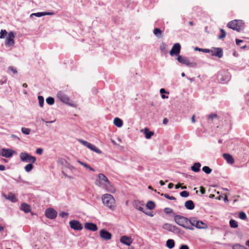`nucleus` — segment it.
I'll return each instance as SVG.
<instances>
[{
	"mask_svg": "<svg viewBox=\"0 0 249 249\" xmlns=\"http://www.w3.org/2000/svg\"><path fill=\"white\" fill-rule=\"evenodd\" d=\"M85 228L91 231H96L98 229L96 225L92 223H86L85 224Z\"/></svg>",
	"mask_w": 249,
	"mask_h": 249,
	"instance_id": "18",
	"label": "nucleus"
},
{
	"mask_svg": "<svg viewBox=\"0 0 249 249\" xmlns=\"http://www.w3.org/2000/svg\"><path fill=\"white\" fill-rule=\"evenodd\" d=\"M218 80L220 82H223L225 81V79L222 77V75H218Z\"/></svg>",
	"mask_w": 249,
	"mask_h": 249,
	"instance_id": "54",
	"label": "nucleus"
},
{
	"mask_svg": "<svg viewBox=\"0 0 249 249\" xmlns=\"http://www.w3.org/2000/svg\"><path fill=\"white\" fill-rule=\"evenodd\" d=\"M234 217H238L239 218H247L246 213L243 212H241L239 213H235L233 215Z\"/></svg>",
	"mask_w": 249,
	"mask_h": 249,
	"instance_id": "32",
	"label": "nucleus"
},
{
	"mask_svg": "<svg viewBox=\"0 0 249 249\" xmlns=\"http://www.w3.org/2000/svg\"><path fill=\"white\" fill-rule=\"evenodd\" d=\"M144 208H145V207H140L138 208V209L139 210L143 212V211H144Z\"/></svg>",
	"mask_w": 249,
	"mask_h": 249,
	"instance_id": "60",
	"label": "nucleus"
},
{
	"mask_svg": "<svg viewBox=\"0 0 249 249\" xmlns=\"http://www.w3.org/2000/svg\"><path fill=\"white\" fill-rule=\"evenodd\" d=\"M223 157L228 163L233 164L234 163V160L231 155L228 153H225L223 154Z\"/></svg>",
	"mask_w": 249,
	"mask_h": 249,
	"instance_id": "19",
	"label": "nucleus"
},
{
	"mask_svg": "<svg viewBox=\"0 0 249 249\" xmlns=\"http://www.w3.org/2000/svg\"><path fill=\"white\" fill-rule=\"evenodd\" d=\"M192 122L193 123H195L196 121H195V115H193L192 117Z\"/></svg>",
	"mask_w": 249,
	"mask_h": 249,
	"instance_id": "61",
	"label": "nucleus"
},
{
	"mask_svg": "<svg viewBox=\"0 0 249 249\" xmlns=\"http://www.w3.org/2000/svg\"><path fill=\"white\" fill-rule=\"evenodd\" d=\"M202 171L207 174H209L212 172V169L208 166H205L202 168Z\"/></svg>",
	"mask_w": 249,
	"mask_h": 249,
	"instance_id": "34",
	"label": "nucleus"
},
{
	"mask_svg": "<svg viewBox=\"0 0 249 249\" xmlns=\"http://www.w3.org/2000/svg\"><path fill=\"white\" fill-rule=\"evenodd\" d=\"M208 119L213 121L215 119H217V115L216 113H212L208 116Z\"/></svg>",
	"mask_w": 249,
	"mask_h": 249,
	"instance_id": "35",
	"label": "nucleus"
},
{
	"mask_svg": "<svg viewBox=\"0 0 249 249\" xmlns=\"http://www.w3.org/2000/svg\"><path fill=\"white\" fill-rule=\"evenodd\" d=\"M120 242L127 246H130L132 243L133 240L130 237L124 235L121 237Z\"/></svg>",
	"mask_w": 249,
	"mask_h": 249,
	"instance_id": "15",
	"label": "nucleus"
},
{
	"mask_svg": "<svg viewBox=\"0 0 249 249\" xmlns=\"http://www.w3.org/2000/svg\"><path fill=\"white\" fill-rule=\"evenodd\" d=\"M25 170L26 172H29L33 168V165L31 163L28 164L25 166Z\"/></svg>",
	"mask_w": 249,
	"mask_h": 249,
	"instance_id": "37",
	"label": "nucleus"
},
{
	"mask_svg": "<svg viewBox=\"0 0 249 249\" xmlns=\"http://www.w3.org/2000/svg\"><path fill=\"white\" fill-rule=\"evenodd\" d=\"M161 196H163L165 198L170 199V200H176V198L173 196H170L169 195L165 194H161Z\"/></svg>",
	"mask_w": 249,
	"mask_h": 249,
	"instance_id": "45",
	"label": "nucleus"
},
{
	"mask_svg": "<svg viewBox=\"0 0 249 249\" xmlns=\"http://www.w3.org/2000/svg\"><path fill=\"white\" fill-rule=\"evenodd\" d=\"M102 200L104 205L108 206L109 203V195L107 194L103 195L102 197Z\"/></svg>",
	"mask_w": 249,
	"mask_h": 249,
	"instance_id": "28",
	"label": "nucleus"
},
{
	"mask_svg": "<svg viewBox=\"0 0 249 249\" xmlns=\"http://www.w3.org/2000/svg\"><path fill=\"white\" fill-rule=\"evenodd\" d=\"M230 225L231 228H235L238 227L237 222L235 220L232 219L230 221Z\"/></svg>",
	"mask_w": 249,
	"mask_h": 249,
	"instance_id": "33",
	"label": "nucleus"
},
{
	"mask_svg": "<svg viewBox=\"0 0 249 249\" xmlns=\"http://www.w3.org/2000/svg\"><path fill=\"white\" fill-rule=\"evenodd\" d=\"M164 212L166 214H170L171 216H174V218H185L183 216L176 215L173 212V210L170 208H165Z\"/></svg>",
	"mask_w": 249,
	"mask_h": 249,
	"instance_id": "17",
	"label": "nucleus"
},
{
	"mask_svg": "<svg viewBox=\"0 0 249 249\" xmlns=\"http://www.w3.org/2000/svg\"><path fill=\"white\" fill-rule=\"evenodd\" d=\"M166 246L170 249L173 248L175 246V242L173 239H168L166 241Z\"/></svg>",
	"mask_w": 249,
	"mask_h": 249,
	"instance_id": "30",
	"label": "nucleus"
},
{
	"mask_svg": "<svg viewBox=\"0 0 249 249\" xmlns=\"http://www.w3.org/2000/svg\"><path fill=\"white\" fill-rule=\"evenodd\" d=\"M78 142L85 146L87 147L89 149H90L91 150L97 153H101V151L96 147V146L88 142L87 141L79 139Z\"/></svg>",
	"mask_w": 249,
	"mask_h": 249,
	"instance_id": "6",
	"label": "nucleus"
},
{
	"mask_svg": "<svg viewBox=\"0 0 249 249\" xmlns=\"http://www.w3.org/2000/svg\"><path fill=\"white\" fill-rule=\"evenodd\" d=\"M244 23L241 20H233L229 22L227 27L237 32H240L243 28Z\"/></svg>",
	"mask_w": 249,
	"mask_h": 249,
	"instance_id": "1",
	"label": "nucleus"
},
{
	"mask_svg": "<svg viewBox=\"0 0 249 249\" xmlns=\"http://www.w3.org/2000/svg\"><path fill=\"white\" fill-rule=\"evenodd\" d=\"M7 32L5 30H1L0 33V38H3L7 35Z\"/></svg>",
	"mask_w": 249,
	"mask_h": 249,
	"instance_id": "41",
	"label": "nucleus"
},
{
	"mask_svg": "<svg viewBox=\"0 0 249 249\" xmlns=\"http://www.w3.org/2000/svg\"><path fill=\"white\" fill-rule=\"evenodd\" d=\"M57 97L62 102L67 104L71 106H74V104L71 101L69 97L62 91H59L57 94Z\"/></svg>",
	"mask_w": 249,
	"mask_h": 249,
	"instance_id": "3",
	"label": "nucleus"
},
{
	"mask_svg": "<svg viewBox=\"0 0 249 249\" xmlns=\"http://www.w3.org/2000/svg\"><path fill=\"white\" fill-rule=\"evenodd\" d=\"M236 43L237 45H239L240 43L243 42V40L239 39H236L235 40Z\"/></svg>",
	"mask_w": 249,
	"mask_h": 249,
	"instance_id": "56",
	"label": "nucleus"
},
{
	"mask_svg": "<svg viewBox=\"0 0 249 249\" xmlns=\"http://www.w3.org/2000/svg\"><path fill=\"white\" fill-rule=\"evenodd\" d=\"M184 206L185 208L188 210H193L195 208V204L192 200L186 201Z\"/></svg>",
	"mask_w": 249,
	"mask_h": 249,
	"instance_id": "22",
	"label": "nucleus"
},
{
	"mask_svg": "<svg viewBox=\"0 0 249 249\" xmlns=\"http://www.w3.org/2000/svg\"><path fill=\"white\" fill-rule=\"evenodd\" d=\"M192 227L195 226L199 229H205L207 227V224L201 221L196 220V219L192 220Z\"/></svg>",
	"mask_w": 249,
	"mask_h": 249,
	"instance_id": "13",
	"label": "nucleus"
},
{
	"mask_svg": "<svg viewBox=\"0 0 249 249\" xmlns=\"http://www.w3.org/2000/svg\"><path fill=\"white\" fill-rule=\"evenodd\" d=\"M57 213L53 208H48L45 211V216L47 218H56Z\"/></svg>",
	"mask_w": 249,
	"mask_h": 249,
	"instance_id": "11",
	"label": "nucleus"
},
{
	"mask_svg": "<svg viewBox=\"0 0 249 249\" xmlns=\"http://www.w3.org/2000/svg\"><path fill=\"white\" fill-rule=\"evenodd\" d=\"M100 236L105 239H109V232L104 230H102L100 232Z\"/></svg>",
	"mask_w": 249,
	"mask_h": 249,
	"instance_id": "27",
	"label": "nucleus"
},
{
	"mask_svg": "<svg viewBox=\"0 0 249 249\" xmlns=\"http://www.w3.org/2000/svg\"><path fill=\"white\" fill-rule=\"evenodd\" d=\"M14 151L9 149L3 148L1 151V155L5 158H10L13 155Z\"/></svg>",
	"mask_w": 249,
	"mask_h": 249,
	"instance_id": "14",
	"label": "nucleus"
},
{
	"mask_svg": "<svg viewBox=\"0 0 249 249\" xmlns=\"http://www.w3.org/2000/svg\"><path fill=\"white\" fill-rule=\"evenodd\" d=\"M200 192H201V193L202 194H204L206 192V190H205V188L203 187V186H200Z\"/></svg>",
	"mask_w": 249,
	"mask_h": 249,
	"instance_id": "51",
	"label": "nucleus"
},
{
	"mask_svg": "<svg viewBox=\"0 0 249 249\" xmlns=\"http://www.w3.org/2000/svg\"><path fill=\"white\" fill-rule=\"evenodd\" d=\"M113 123L118 127H121L123 124V121L119 118L116 117L113 121Z\"/></svg>",
	"mask_w": 249,
	"mask_h": 249,
	"instance_id": "23",
	"label": "nucleus"
},
{
	"mask_svg": "<svg viewBox=\"0 0 249 249\" xmlns=\"http://www.w3.org/2000/svg\"><path fill=\"white\" fill-rule=\"evenodd\" d=\"M115 200L114 197L110 195V209L113 210L114 208Z\"/></svg>",
	"mask_w": 249,
	"mask_h": 249,
	"instance_id": "31",
	"label": "nucleus"
},
{
	"mask_svg": "<svg viewBox=\"0 0 249 249\" xmlns=\"http://www.w3.org/2000/svg\"><path fill=\"white\" fill-rule=\"evenodd\" d=\"M144 133L145 134V137L147 139H150L151 137L154 134V132L149 131V129L147 128H145L144 129Z\"/></svg>",
	"mask_w": 249,
	"mask_h": 249,
	"instance_id": "25",
	"label": "nucleus"
},
{
	"mask_svg": "<svg viewBox=\"0 0 249 249\" xmlns=\"http://www.w3.org/2000/svg\"><path fill=\"white\" fill-rule=\"evenodd\" d=\"M39 105L41 107H43L44 104V98L42 96L38 97Z\"/></svg>",
	"mask_w": 249,
	"mask_h": 249,
	"instance_id": "39",
	"label": "nucleus"
},
{
	"mask_svg": "<svg viewBox=\"0 0 249 249\" xmlns=\"http://www.w3.org/2000/svg\"><path fill=\"white\" fill-rule=\"evenodd\" d=\"M21 131L23 134L28 135L31 132V129L25 127H22Z\"/></svg>",
	"mask_w": 249,
	"mask_h": 249,
	"instance_id": "38",
	"label": "nucleus"
},
{
	"mask_svg": "<svg viewBox=\"0 0 249 249\" xmlns=\"http://www.w3.org/2000/svg\"><path fill=\"white\" fill-rule=\"evenodd\" d=\"M160 184L161 186H163L164 185V182L161 180L160 181Z\"/></svg>",
	"mask_w": 249,
	"mask_h": 249,
	"instance_id": "63",
	"label": "nucleus"
},
{
	"mask_svg": "<svg viewBox=\"0 0 249 249\" xmlns=\"http://www.w3.org/2000/svg\"><path fill=\"white\" fill-rule=\"evenodd\" d=\"M220 32H221V35L219 36L218 38L219 39H222L224 38L226 36V33L224 29H220Z\"/></svg>",
	"mask_w": 249,
	"mask_h": 249,
	"instance_id": "40",
	"label": "nucleus"
},
{
	"mask_svg": "<svg viewBox=\"0 0 249 249\" xmlns=\"http://www.w3.org/2000/svg\"><path fill=\"white\" fill-rule=\"evenodd\" d=\"M8 70L12 71L14 74L17 73V72H18V71L16 70V69L15 67H12V66L8 67Z\"/></svg>",
	"mask_w": 249,
	"mask_h": 249,
	"instance_id": "46",
	"label": "nucleus"
},
{
	"mask_svg": "<svg viewBox=\"0 0 249 249\" xmlns=\"http://www.w3.org/2000/svg\"><path fill=\"white\" fill-rule=\"evenodd\" d=\"M20 209L24 211L25 213H27L30 212L31 207L30 206L25 203H22L20 206Z\"/></svg>",
	"mask_w": 249,
	"mask_h": 249,
	"instance_id": "21",
	"label": "nucleus"
},
{
	"mask_svg": "<svg viewBox=\"0 0 249 249\" xmlns=\"http://www.w3.org/2000/svg\"><path fill=\"white\" fill-rule=\"evenodd\" d=\"M233 249H246V248L239 245H235L233 246Z\"/></svg>",
	"mask_w": 249,
	"mask_h": 249,
	"instance_id": "48",
	"label": "nucleus"
},
{
	"mask_svg": "<svg viewBox=\"0 0 249 249\" xmlns=\"http://www.w3.org/2000/svg\"><path fill=\"white\" fill-rule=\"evenodd\" d=\"M177 60L181 64L186 65V66L190 67H196V64L194 62H190L189 59L186 57H183L181 55H178Z\"/></svg>",
	"mask_w": 249,
	"mask_h": 249,
	"instance_id": "5",
	"label": "nucleus"
},
{
	"mask_svg": "<svg viewBox=\"0 0 249 249\" xmlns=\"http://www.w3.org/2000/svg\"><path fill=\"white\" fill-rule=\"evenodd\" d=\"M179 249H189V248L187 245H183L180 247Z\"/></svg>",
	"mask_w": 249,
	"mask_h": 249,
	"instance_id": "55",
	"label": "nucleus"
},
{
	"mask_svg": "<svg viewBox=\"0 0 249 249\" xmlns=\"http://www.w3.org/2000/svg\"><path fill=\"white\" fill-rule=\"evenodd\" d=\"M108 181V178L103 174L100 173L98 175V178L96 180L95 184L99 187L106 185Z\"/></svg>",
	"mask_w": 249,
	"mask_h": 249,
	"instance_id": "7",
	"label": "nucleus"
},
{
	"mask_svg": "<svg viewBox=\"0 0 249 249\" xmlns=\"http://www.w3.org/2000/svg\"><path fill=\"white\" fill-rule=\"evenodd\" d=\"M180 195L183 197H187L189 196V193L187 191H183L180 193Z\"/></svg>",
	"mask_w": 249,
	"mask_h": 249,
	"instance_id": "44",
	"label": "nucleus"
},
{
	"mask_svg": "<svg viewBox=\"0 0 249 249\" xmlns=\"http://www.w3.org/2000/svg\"><path fill=\"white\" fill-rule=\"evenodd\" d=\"M43 152V149L41 148H38L36 150V153L39 155H41Z\"/></svg>",
	"mask_w": 249,
	"mask_h": 249,
	"instance_id": "50",
	"label": "nucleus"
},
{
	"mask_svg": "<svg viewBox=\"0 0 249 249\" xmlns=\"http://www.w3.org/2000/svg\"><path fill=\"white\" fill-rule=\"evenodd\" d=\"M80 163V164L82 165H83L84 166H85V167L89 169L91 171H94V170L93 168H92L91 167H90V166H89V165H88L86 163H85L84 162H79Z\"/></svg>",
	"mask_w": 249,
	"mask_h": 249,
	"instance_id": "47",
	"label": "nucleus"
},
{
	"mask_svg": "<svg viewBox=\"0 0 249 249\" xmlns=\"http://www.w3.org/2000/svg\"><path fill=\"white\" fill-rule=\"evenodd\" d=\"M3 196L5 199L9 200L12 202H16L18 200L15 195L11 192L8 193L7 195L4 194Z\"/></svg>",
	"mask_w": 249,
	"mask_h": 249,
	"instance_id": "16",
	"label": "nucleus"
},
{
	"mask_svg": "<svg viewBox=\"0 0 249 249\" xmlns=\"http://www.w3.org/2000/svg\"><path fill=\"white\" fill-rule=\"evenodd\" d=\"M46 102L50 105H52L54 103V98L51 97H49L46 99Z\"/></svg>",
	"mask_w": 249,
	"mask_h": 249,
	"instance_id": "36",
	"label": "nucleus"
},
{
	"mask_svg": "<svg viewBox=\"0 0 249 249\" xmlns=\"http://www.w3.org/2000/svg\"><path fill=\"white\" fill-rule=\"evenodd\" d=\"M201 164L199 162H196L191 167V170L195 172H198L200 171Z\"/></svg>",
	"mask_w": 249,
	"mask_h": 249,
	"instance_id": "26",
	"label": "nucleus"
},
{
	"mask_svg": "<svg viewBox=\"0 0 249 249\" xmlns=\"http://www.w3.org/2000/svg\"><path fill=\"white\" fill-rule=\"evenodd\" d=\"M175 220L178 225L187 229H192V220L194 219H175Z\"/></svg>",
	"mask_w": 249,
	"mask_h": 249,
	"instance_id": "2",
	"label": "nucleus"
},
{
	"mask_svg": "<svg viewBox=\"0 0 249 249\" xmlns=\"http://www.w3.org/2000/svg\"><path fill=\"white\" fill-rule=\"evenodd\" d=\"M49 14H50L46 13L38 12V13L33 14L32 15H35V16H36V17H41V16H43L47 15H49Z\"/></svg>",
	"mask_w": 249,
	"mask_h": 249,
	"instance_id": "43",
	"label": "nucleus"
},
{
	"mask_svg": "<svg viewBox=\"0 0 249 249\" xmlns=\"http://www.w3.org/2000/svg\"><path fill=\"white\" fill-rule=\"evenodd\" d=\"M5 166L3 165H0V171H3L5 170Z\"/></svg>",
	"mask_w": 249,
	"mask_h": 249,
	"instance_id": "59",
	"label": "nucleus"
},
{
	"mask_svg": "<svg viewBox=\"0 0 249 249\" xmlns=\"http://www.w3.org/2000/svg\"><path fill=\"white\" fill-rule=\"evenodd\" d=\"M70 225L71 228L75 230H81L83 228L81 224L77 220H73L71 221L70 222Z\"/></svg>",
	"mask_w": 249,
	"mask_h": 249,
	"instance_id": "12",
	"label": "nucleus"
},
{
	"mask_svg": "<svg viewBox=\"0 0 249 249\" xmlns=\"http://www.w3.org/2000/svg\"><path fill=\"white\" fill-rule=\"evenodd\" d=\"M179 187H181V185H180V184H178L176 185V186H175V188L176 189H178Z\"/></svg>",
	"mask_w": 249,
	"mask_h": 249,
	"instance_id": "62",
	"label": "nucleus"
},
{
	"mask_svg": "<svg viewBox=\"0 0 249 249\" xmlns=\"http://www.w3.org/2000/svg\"><path fill=\"white\" fill-rule=\"evenodd\" d=\"M22 161L35 163L36 160V157L32 156L26 152H22L19 155Z\"/></svg>",
	"mask_w": 249,
	"mask_h": 249,
	"instance_id": "4",
	"label": "nucleus"
},
{
	"mask_svg": "<svg viewBox=\"0 0 249 249\" xmlns=\"http://www.w3.org/2000/svg\"><path fill=\"white\" fill-rule=\"evenodd\" d=\"M163 229L169 231H175L177 230L176 226H173L169 224H165L163 225Z\"/></svg>",
	"mask_w": 249,
	"mask_h": 249,
	"instance_id": "20",
	"label": "nucleus"
},
{
	"mask_svg": "<svg viewBox=\"0 0 249 249\" xmlns=\"http://www.w3.org/2000/svg\"><path fill=\"white\" fill-rule=\"evenodd\" d=\"M160 93H161V94H163V93H166V90H165V89H160Z\"/></svg>",
	"mask_w": 249,
	"mask_h": 249,
	"instance_id": "58",
	"label": "nucleus"
},
{
	"mask_svg": "<svg viewBox=\"0 0 249 249\" xmlns=\"http://www.w3.org/2000/svg\"><path fill=\"white\" fill-rule=\"evenodd\" d=\"M174 187V184L172 183H170L168 185V187L169 189H172Z\"/></svg>",
	"mask_w": 249,
	"mask_h": 249,
	"instance_id": "57",
	"label": "nucleus"
},
{
	"mask_svg": "<svg viewBox=\"0 0 249 249\" xmlns=\"http://www.w3.org/2000/svg\"><path fill=\"white\" fill-rule=\"evenodd\" d=\"M115 192V188L111 186L110 185V193H114Z\"/></svg>",
	"mask_w": 249,
	"mask_h": 249,
	"instance_id": "53",
	"label": "nucleus"
},
{
	"mask_svg": "<svg viewBox=\"0 0 249 249\" xmlns=\"http://www.w3.org/2000/svg\"><path fill=\"white\" fill-rule=\"evenodd\" d=\"M153 33L158 38H161L162 37V31L159 28H155Z\"/></svg>",
	"mask_w": 249,
	"mask_h": 249,
	"instance_id": "29",
	"label": "nucleus"
},
{
	"mask_svg": "<svg viewBox=\"0 0 249 249\" xmlns=\"http://www.w3.org/2000/svg\"><path fill=\"white\" fill-rule=\"evenodd\" d=\"M211 55L221 58L223 56V53L222 49L220 48H213L210 50Z\"/></svg>",
	"mask_w": 249,
	"mask_h": 249,
	"instance_id": "10",
	"label": "nucleus"
},
{
	"mask_svg": "<svg viewBox=\"0 0 249 249\" xmlns=\"http://www.w3.org/2000/svg\"><path fill=\"white\" fill-rule=\"evenodd\" d=\"M210 50L208 49H201V51L206 53H210Z\"/></svg>",
	"mask_w": 249,
	"mask_h": 249,
	"instance_id": "52",
	"label": "nucleus"
},
{
	"mask_svg": "<svg viewBox=\"0 0 249 249\" xmlns=\"http://www.w3.org/2000/svg\"><path fill=\"white\" fill-rule=\"evenodd\" d=\"M59 215L61 217H68L69 213L64 212H61L59 213Z\"/></svg>",
	"mask_w": 249,
	"mask_h": 249,
	"instance_id": "49",
	"label": "nucleus"
},
{
	"mask_svg": "<svg viewBox=\"0 0 249 249\" xmlns=\"http://www.w3.org/2000/svg\"><path fill=\"white\" fill-rule=\"evenodd\" d=\"M181 49V46L179 43L175 44L170 51V54L171 56L179 55Z\"/></svg>",
	"mask_w": 249,
	"mask_h": 249,
	"instance_id": "8",
	"label": "nucleus"
},
{
	"mask_svg": "<svg viewBox=\"0 0 249 249\" xmlns=\"http://www.w3.org/2000/svg\"><path fill=\"white\" fill-rule=\"evenodd\" d=\"M143 213L148 216H153V212L151 210H145V208H144V211H143Z\"/></svg>",
	"mask_w": 249,
	"mask_h": 249,
	"instance_id": "42",
	"label": "nucleus"
},
{
	"mask_svg": "<svg viewBox=\"0 0 249 249\" xmlns=\"http://www.w3.org/2000/svg\"><path fill=\"white\" fill-rule=\"evenodd\" d=\"M167 122V119L166 118H165L163 119V123L164 124H166Z\"/></svg>",
	"mask_w": 249,
	"mask_h": 249,
	"instance_id": "64",
	"label": "nucleus"
},
{
	"mask_svg": "<svg viewBox=\"0 0 249 249\" xmlns=\"http://www.w3.org/2000/svg\"><path fill=\"white\" fill-rule=\"evenodd\" d=\"M155 207V204L153 201H149L147 202L145 208V210H151L154 209Z\"/></svg>",
	"mask_w": 249,
	"mask_h": 249,
	"instance_id": "24",
	"label": "nucleus"
},
{
	"mask_svg": "<svg viewBox=\"0 0 249 249\" xmlns=\"http://www.w3.org/2000/svg\"><path fill=\"white\" fill-rule=\"evenodd\" d=\"M15 35L13 32H10L8 34V36L7 37L5 44L6 46H12L14 44V39Z\"/></svg>",
	"mask_w": 249,
	"mask_h": 249,
	"instance_id": "9",
	"label": "nucleus"
}]
</instances>
